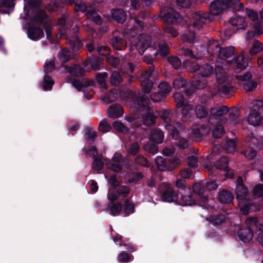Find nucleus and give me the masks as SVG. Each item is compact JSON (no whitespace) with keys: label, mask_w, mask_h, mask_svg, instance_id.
<instances>
[{"label":"nucleus","mask_w":263,"mask_h":263,"mask_svg":"<svg viewBox=\"0 0 263 263\" xmlns=\"http://www.w3.org/2000/svg\"><path fill=\"white\" fill-rule=\"evenodd\" d=\"M159 116L165 122V128L172 135L173 139L178 140L179 138V133L176 129V127L179 126V123L172 124V114L168 110H163L159 114Z\"/></svg>","instance_id":"obj_6"},{"label":"nucleus","mask_w":263,"mask_h":263,"mask_svg":"<svg viewBox=\"0 0 263 263\" xmlns=\"http://www.w3.org/2000/svg\"><path fill=\"white\" fill-rule=\"evenodd\" d=\"M103 163L100 158H95L92 164V168L93 171L99 172L102 169Z\"/></svg>","instance_id":"obj_52"},{"label":"nucleus","mask_w":263,"mask_h":263,"mask_svg":"<svg viewBox=\"0 0 263 263\" xmlns=\"http://www.w3.org/2000/svg\"><path fill=\"white\" fill-rule=\"evenodd\" d=\"M245 222L247 228L240 229L238 232V236L242 241L247 242L253 238V229L256 230V227L254 225L253 226H248L246 221Z\"/></svg>","instance_id":"obj_14"},{"label":"nucleus","mask_w":263,"mask_h":263,"mask_svg":"<svg viewBox=\"0 0 263 263\" xmlns=\"http://www.w3.org/2000/svg\"><path fill=\"white\" fill-rule=\"evenodd\" d=\"M124 211L126 215L134 212V206L128 199H126L124 201Z\"/></svg>","instance_id":"obj_55"},{"label":"nucleus","mask_w":263,"mask_h":263,"mask_svg":"<svg viewBox=\"0 0 263 263\" xmlns=\"http://www.w3.org/2000/svg\"><path fill=\"white\" fill-rule=\"evenodd\" d=\"M69 43L73 48V51H76L81 47L82 44L80 40L77 37L70 39Z\"/></svg>","instance_id":"obj_50"},{"label":"nucleus","mask_w":263,"mask_h":263,"mask_svg":"<svg viewBox=\"0 0 263 263\" xmlns=\"http://www.w3.org/2000/svg\"><path fill=\"white\" fill-rule=\"evenodd\" d=\"M108 113L111 118H118L123 114V110L120 105L113 104L108 109Z\"/></svg>","instance_id":"obj_24"},{"label":"nucleus","mask_w":263,"mask_h":263,"mask_svg":"<svg viewBox=\"0 0 263 263\" xmlns=\"http://www.w3.org/2000/svg\"><path fill=\"white\" fill-rule=\"evenodd\" d=\"M44 71L46 73L51 72L54 69V62L53 60H50L45 63L44 66Z\"/></svg>","instance_id":"obj_62"},{"label":"nucleus","mask_w":263,"mask_h":263,"mask_svg":"<svg viewBox=\"0 0 263 263\" xmlns=\"http://www.w3.org/2000/svg\"><path fill=\"white\" fill-rule=\"evenodd\" d=\"M107 77V74L106 72H103L102 73H98L97 76V80L98 83L102 88L104 89L106 88L105 80Z\"/></svg>","instance_id":"obj_48"},{"label":"nucleus","mask_w":263,"mask_h":263,"mask_svg":"<svg viewBox=\"0 0 263 263\" xmlns=\"http://www.w3.org/2000/svg\"><path fill=\"white\" fill-rule=\"evenodd\" d=\"M193 27L190 26L182 36L183 41L193 42L196 40L195 33L192 31V29Z\"/></svg>","instance_id":"obj_32"},{"label":"nucleus","mask_w":263,"mask_h":263,"mask_svg":"<svg viewBox=\"0 0 263 263\" xmlns=\"http://www.w3.org/2000/svg\"><path fill=\"white\" fill-rule=\"evenodd\" d=\"M87 16L89 19L93 21L96 24L99 25L101 24L102 21L100 16H99L95 11V9H92L91 12L89 10L87 12Z\"/></svg>","instance_id":"obj_37"},{"label":"nucleus","mask_w":263,"mask_h":263,"mask_svg":"<svg viewBox=\"0 0 263 263\" xmlns=\"http://www.w3.org/2000/svg\"><path fill=\"white\" fill-rule=\"evenodd\" d=\"M263 118L259 115L258 111H251L248 117V123L253 126H257L260 124Z\"/></svg>","instance_id":"obj_23"},{"label":"nucleus","mask_w":263,"mask_h":263,"mask_svg":"<svg viewBox=\"0 0 263 263\" xmlns=\"http://www.w3.org/2000/svg\"><path fill=\"white\" fill-rule=\"evenodd\" d=\"M70 51L69 50L65 49L60 52V59L63 62H65L70 59Z\"/></svg>","instance_id":"obj_57"},{"label":"nucleus","mask_w":263,"mask_h":263,"mask_svg":"<svg viewBox=\"0 0 263 263\" xmlns=\"http://www.w3.org/2000/svg\"><path fill=\"white\" fill-rule=\"evenodd\" d=\"M121 204L120 203H111L108 205V210L110 214L113 216L118 215L121 211Z\"/></svg>","instance_id":"obj_35"},{"label":"nucleus","mask_w":263,"mask_h":263,"mask_svg":"<svg viewBox=\"0 0 263 263\" xmlns=\"http://www.w3.org/2000/svg\"><path fill=\"white\" fill-rule=\"evenodd\" d=\"M163 137V134L161 131L155 129L151 132L150 139L156 143H160L162 142Z\"/></svg>","instance_id":"obj_30"},{"label":"nucleus","mask_w":263,"mask_h":263,"mask_svg":"<svg viewBox=\"0 0 263 263\" xmlns=\"http://www.w3.org/2000/svg\"><path fill=\"white\" fill-rule=\"evenodd\" d=\"M122 156L120 154L115 153L111 161L105 159V165L107 169L114 172H119L122 170L123 164H120Z\"/></svg>","instance_id":"obj_11"},{"label":"nucleus","mask_w":263,"mask_h":263,"mask_svg":"<svg viewBox=\"0 0 263 263\" xmlns=\"http://www.w3.org/2000/svg\"><path fill=\"white\" fill-rule=\"evenodd\" d=\"M246 141L249 147L244 152L243 154L248 159H253L256 155V152L253 148L250 147V146L252 144L253 145L259 144L258 140L254 136L253 134L251 133L248 136Z\"/></svg>","instance_id":"obj_13"},{"label":"nucleus","mask_w":263,"mask_h":263,"mask_svg":"<svg viewBox=\"0 0 263 263\" xmlns=\"http://www.w3.org/2000/svg\"><path fill=\"white\" fill-rule=\"evenodd\" d=\"M224 146L225 149L228 153H233L235 149V142L233 140H229L226 142Z\"/></svg>","instance_id":"obj_56"},{"label":"nucleus","mask_w":263,"mask_h":263,"mask_svg":"<svg viewBox=\"0 0 263 263\" xmlns=\"http://www.w3.org/2000/svg\"><path fill=\"white\" fill-rule=\"evenodd\" d=\"M151 41L149 36L141 34L135 41H131V48L135 47L140 54H142L149 46Z\"/></svg>","instance_id":"obj_8"},{"label":"nucleus","mask_w":263,"mask_h":263,"mask_svg":"<svg viewBox=\"0 0 263 263\" xmlns=\"http://www.w3.org/2000/svg\"><path fill=\"white\" fill-rule=\"evenodd\" d=\"M122 81V78L118 72H113L110 76V82L112 85H117Z\"/></svg>","instance_id":"obj_46"},{"label":"nucleus","mask_w":263,"mask_h":263,"mask_svg":"<svg viewBox=\"0 0 263 263\" xmlns=\"http://www.w3.org/2000/svg\"><path fill=\"white\" fill-rule=\"evenodd\" d=\"M112 47L117 50H122L125 45V42L121 37L116 36L112 41Z\"/></svg>","instance_id":"obj_38"},{"label":"nucleus","mask_w":263,"mask_h":263,"mask_svg":"<svg viewBox=\"0 0 263 263\" xmlns=\"http://www.w3.org/2000/svg\"><path fill=\"white\" fill-rule=\"evenodd\" d=\"M224 133L223 127L221 124L217 125L213 130V135L214 138H219L221 137Z\"/></svg>","instance_id":"obj_49"},{"label":"nucleus","mask_w":263,"mask_h":263,"mask_svg":"<svg viewBox=\"0 0 263 263\" xmlns=\"http://www.w3.org/2000/svg\"><path fill=\"white\" fill-rule=\"evenodd\" d=\"M66 69L70 73V74L74 76H81L84 73V70L78 65L66 67Z\"/></svg>","instance_id":"obj_36"},{"label":"nucleus","mask_w":263,"mask_h":263,"mask_svg":"<svg viewBox=\"0 0 263 263\" xmlns=\"http://www.w3.org/2000/svg\"><path fill=\"white\" fill-rule=\"evenodd\" d=\"M195 112L197 117L199 118H204L208 115V111L202 105H197L195 109Z\"/></svg>","instance_id":"obj_44"},{"label":"nucleus","mask_w":263,"mask_h":263,"mask_svg":"<svg viewBox=\"0 0 263 263\" xmlns=\"http://www.w3.org/2000/svg\"><path fill=\"white\" fill-rule=\"evenodd\" d=\"M230 23L233 26L236 27L237 29L244 30L247 26V23L242 17H236L231 18Z\"/></svg>","instance_id":"obj_25"},{"label":"nucleus","mask_w":263,"mask_h":263,"mask_svg":"<svg viewBox=\"0 0 263 263\" xmlns=\"http://www.w3.org/2000/svg\"><path fill=\"white\" fill-rule=\"evenodd\" d=\"M208 52L211 55L217 56L219 59L230 63L233 61V59L232 58L235 54V48L233 46L220 47L218 42L213 40L209 43Z\"/></svg>","instance_id":"obj_1"},{"label":"nucleus","mask_w":263,"mask_h":263,"mask_svg":"<svg viewBox=\"0 0 263 263\" xmlns=\"http://www.w3.org/2000/svg\"><path fill=\"white\" fill-rule=\"evenodd\" d=\"M129 189L127 186H120L117 191H115L114 189H110L108 192V198L109 200H115L119 197L120 195H125L129 193Z\"/></svg>","instance_id":"obj_17"},{"label":"nucleus","mask_w":263,"mask_h":263,"mask_svg":"<svg viewBox=\"0 0 263 263\" xmlns=\"http://www.w3.org/2000/svg\"><path fill=\"white\" fill-rule=\"evenodd\" d=\"M143 123L146 125H151L154 123V116L152 115V112L148 110V111L143 117Z\"/></svg>","instance_id":"obj_42"},{"label":"nucleus","mask_w":263,"mask_h":263,"mask_svg":"<svg viewBox=\"0 0 263 263\" xmlns=\"http://www.w3.org/2000/svg\"><path fill=\"white\" fill-rule=\"evenodd\" d=\"M229 111L228 108L226 106H218L214 107L211 109V115L213 117H211L209 119V122L211 124H213V120L216 117H220L223 115L226 114Z\"/></svg>","instance_id":"obj_19"},{"label":"nucleus","mask_w":263,"mask_h":263,"mask_svg":"<svg viewBox=\"0 0 263 263\" xmlns=\"http://www.w3.org/2000/svg\"><path fill=\"white\" fill-rule=\"evenodd\" d=\"M232 62H234L236 64L235 71L236 72H239L244 69L248 65V60L242 55L238 56L235 60H233Z\"/></svg>","instance_id":"obj_22"},{"label":"nucleus","mask_w":263,"mask_h":263,"mask_svg":"<svg viewBox=\"0 0 263 263\" xmlns=\"http://www.w3.org/2000/svg\"><path fill=\"white\" fill-rule=\"evenodd\" d=\"M126 149L129 154L135 155L139 152L140 146L137 142H134L127 145Z\"/></svg>","instance_id":"obj_40"},{"label":"nucleus","mask_w":263,"mask_h":263,"mask_svg":"<svg viewBox=\"0 0 263 263\" xmlns=\"http://www.w3.org/2000/svg\"><path fill=\"white\" fill-rule=\"evenodd\" d=\"M215 74L218 83L215 93H219L221 96L225 97L231 90L227 74L219 66L215 68Z\"/></svg>","instance_id":"obj_3"},{"label":"nucleus","mask_w":263,"mask_h":263,"mask_svg":"<svg viewBox=\"0 0 263 263\" xmlns=\"http://www.w3.org/2000/svg\"><path fill=\"white\" fill-rule=\"evenodd\" d=\"M168 61L174 68L178 69L181 66V62L177 57H170L168 59Z\"/></svg>","instance_id":"obj_64"},{"label":"nucleus","mask_w":263,"mask_h":263,"mask_svg":"<svg viewBox=\"0 0 263 263\" xmlns=\"http://www.w3.org/2000/svg\"><path fill=\"white\" fill-rule=\"evenodd\" d=\"M184 65L190 72H194L198 70L199 74L203 77H209L213 72L212 66L208 64H204L199 66L194 61H186L184 63Z\"/></svg>","instance_id":"obj_5"},{"label":"nucleus","mask_w":263,"mask_h":263,"mask_svg":"<svg viewBox=\"0 0 263 263\" xmlns=\"http://www.w3.org/2000/svg\"><path fill=\"white\" fill-rule=\"evenodd\" d=\"M166 95L161 92L160 91L158 92L152 93L151 98L154 102H159L165 97Z\"/></svg>","instance_id":"obj_60"},{"label":"nucleus","mask_w":263,"mask_h":263,"mask_svg":"<svg viewBox=\"0 0 263 263\" xmlns=\"http://www.w3.org/2000/svg\"><path fill=\"white\" fill-rule=\"evenodd\" d=\"M154 73V70L150 68L142 74L141 76V87L143 91L145 93H149L151 90L153 84L150 79L152 78Z\"/></svg>","instance_id":"obj_10"},{"label":"nucleus","mask_w":263,"mask_h":263,"mask_svg":"<svg viewBox=\"0 0 263 263\" xmlns=\"http://www.w3.org/2000/svg\"><path fill=\"white\" fill-rule=\"evenodd\" d=\"M158 87L160 91L165 95L168 93L171 90V87L167 83L165 82L160 83Z\"/></svg>","instance_id":"obj_61"},{"label":"nucleus","mask_w":263,"mask_h":263,"mask_svg":"<svg viewBox=\"0 0 263 263\" xmlns=\"http://www.w3.org/2000/svg\"><path fill=\"white\" fill-rule=\"evenodd\" d=\"M233 199V196L230 192L223 190L219 193V200L222 203H229Z\"/></svg>","instance_id":"obj_27"},{"label":"nucleus","mask_w":263,"mask_h":263,"mask_svg":"<svg viewBox=\"0 0 263 263\" xmlns=\"http://www.w3.org/2000/svg\"><path fill=\"white\" fill-rule=\"evenodd\" d=\"M113 126L115 129L119 132L125 133L128 131V128L120 121H116L114 122Z\"/></svg>","instance_id":"obj_63"},{"label":"nucleus","mask_w":263,"mask_h":263,"mask_svg":"<svg viewBox=\"0 0 263 263\" xmlns=\"http://www.w3.org/2000/svg\"><path fill=\"white\" fill-rule=\"evenodd\" d=\"M242 178L239 177L237 179V185L236 188V198L238 200V205L241 213L246 215L250 210V203L247 199L248 191L246 187L242 183Z\"/></svg>","instance_id":"obj_2"},{"label":"nucleus","mask_w":263,"mask_h":263,"mask_svg":"<svg viewBox=\"0 0 263 263\" xmlns=\"http://www.w3.org/2000/svg\"><path fill=\"white\" fill-rule=\"evenodd\" d=\"M159 170L165 171L168 170V159H164L162 157H157L155 160Z\"/></svg>","instance_id":"obj_31"},{"label":"nucleus","mask_w":263,"mask_h":263,"mask_svg":"<svg viewBox=\"0 0 263 263\" xmlns=\"http://www.w3.org/2000/svg\"><path fill=\"white\" fill-rule=\"evenodd\" d=\"M252 76L250 72H247L243 75H239L236 77V79L243 83L244 89L247 91H252L257 86L256 82L254 80H250Z\"/></svg>","instance_id":"obj_12"},{"label":"nucleus","mask_w":263,"mask_h":263,"mask_svg":"<svg viewBox=\"0 0 263 263\" xmlns=\"http://www.w3.org/2000/svg\"><path fill=\"white\" fill-rule=\"evenodd\" d=\"M263 49V44L257 40L252 42L251 47L249 50V54L251 55H255Z\"/></svg>","instance_id":"obj_28"},{"label":"nucleus","mask_w":263,"mask_h":263,"mask_svg":"<svg viewBox=\"0 0 263 263\" xmlns=\"http://www.w3.org/2000/svg\"><path fill=\"white\" fill-rule=\"evenodd\" d=\"M166 191L162 196L163 201L168 202H173L177 199V194L172 189L169 183H164Z\"/></svg>","instance_id":"obj_16"},{"label":"nucleus","mask_w":263,"mask_h":263,"mask_svg":"<svg viewBox=\"0 0 263 263\" xmlns=\"http://www.w3.org/2000/svg\"><path fill=\"white\" fill-rule=\"evenodd\" d=\"M228 159L227 157H222L219 160H218L216 164L215 167L219 170H223L226 172L227 171V163Z\"/></svg>","instance_id":"obj_43"},{"label":"nucleus","mask_w":263,"mask_h":263,"mask_svg":"<svg viewBox=\"0 0 263 263\" xmlns=\"http://www.w3.org/2000/svg\"><path fill=\"white\" fill-rule=\"evenodd\" d=\"M253 194L258 197H260L263 200V184L256 185L253 190Z\"/></svg>","instance_id":"obj_51"},{"label":"nucleus","mask_w":263,"mask_h":263,"mask_svg":"<svg viewBox=\"0 0 263 263\" xmlns=\"http://www.w3.org/2000/svg\"><path fill=\"white\" fill-rule=\"evenodd\" d=\"M163 17L168 23H175L180 19L179 14L173 9L170 8L164 12Z\"/></svg>","instance_id":"obj_21"},{"label":"nucleus","mask_w":263,"mask_h":263,"mask_svg":"<svg viewBox=\"0 0 263 263\" xmlns=\"http://www.w3.org/2000/svg\"><path fill=\"white\" fill-rule=\"evenodd\" d=\"M185 80L181 77L176 79L173 82V86L176 89H180L185 85Z\"/></svg>","instance_id":"obj_58"},{"label":"nucleus","mask_w":263,"mask_h":263,"mask_svg":"<svg viewBox=\"0 0 263 263\" xmlns=\"http://www.w3.org/2000/svg\"><path fill=\"white\" fill-rule=\"evenodd\" d=\"M210 129V126L203 125L194 124L192 127V134L196 138L208 134Z\"/></svg>","instance_id":"obj_18"},{"label":"nucleus","mask_w":263,"mask_h":263,"mask_svg":"<svg viewBox=\"0 0 263 263\" xmlns=\"http://www.w3.org/2000/svg\"><path fill=\"white\" fill-rule=\"evenodd\" d=\"M111 129L110 125L105 120L101 121L99 125V129L102 133L109 132Z\"/></svg>","instance_id":"obj_54"},{"label":"nucleus","mask_w":263,"mask_h":263,"mask_svg":"<svg viewBox=\"0 0 263 263\" xmlns=\"http://www.w3.org/2000/svg\"><path fill=\"white\" fill-rule=\"evenodd\" d=\"M239 116V111L237 109L232 110L229 114V119L231 121L234 122L235 124H240V120L238 119Z\"/></svg>","instance_id":"obj_47"},{"label":"nucleus","mask_w":263,"mask_h":263,"mask_svg":"<svg viewBox=\"0 0 263 263\" xmlns=\"http://www.w3.org/2000/svg\"><path fill=\"white\" fill-rule=\"evenodd\" d=\"M112 16L118 22L122 23L126 18L125 13L121 10L115 9L111 12Z\"/></svg>","instance_id":"obj_29"},{"label":"nucleus","mask_w":263,"mask_h":263,"mask_svg":"<svg viewBox=\"0 0 263 263\" xmlns=\"http://www.w3.org/2000/svg\"><path fill=\"white\" fill-rule=\"evenodd\" d=\"M216 0L211 4V13L214 15L219 14L223 10L229 7H233L235 11H239L242 9L243 6L239 0Z\"/></svg>","instance_id":"obj_4"},{"label":"nucleus","mask_w":263,"mask_h":263,"mask_svg":"<svg viewBox=\"0 0 263 263\" xmlns=\"http://www.w3.org/2000/svg\"><path fill=\"white\" fill-rule=\"evenodd\" d=\"M194 22L192 27H196L200 28L209 19V15L206 13L201 11L197 12L194 13L193 15Z\"/></svg>","instance_id":"obj_15"},{"label":"nucleus","mask_w":263,"mask_h":263,"mask_svg":"<svg viewBox=\"0 0 263 263\" xmlns=\"http://www.w3.org/2000/svg\"><path fill=\"white\" fill-rule=\"evenodd\" d=\"M248 226L256 227L258 231L257 239L258 242L263 247V218L257 219L256 217H248L246 219Z\"/></svg>","instance_id":"obj_9"},{"label":"nucleus","mask_w":263,"mask_h":263,"mask_svg":"<svg viewBox=\"0 0 263 263\" xmlns=\"http://www.w3.org/2000/svg\"><path fill=\"white\" fill-rule=\"evenodd\" d=\"M54 84V82L51 78L45 74L44 78L43 81L42 83V86L44 90H50L52 87V85Z\"/></svg>","instance_id":"obj_34"},{"label":"nucleus","mask_w":263,"mask_h":263,"mask_svg":"<svg viewBox=\"0 0 263 263\" xmlns=\"http://www.w3.org/2000/svg\"><path fill=\"white\" fill-rule=\"evenodd\" d=\"M44 35L42 29L35 27H30L28 30V36L32 40H40Z\"/></svg>","instance_id":"obj_20"},{"label":"nucleus","mask_w":263,"mask_h":263,"mask_svg":"<svg viewBox=\"0 0 263 263\" xmlns=\"http://www.w3.org/2000/svg\"><path fill=\"white\" fill-rule=\"evenodd\" d=\"M182 119L184 121H189L193 116V108L191 105L186 104L182 106Z\"/></svg>","instance_id":"obj_26"},{"label":"nucleus","mask_w":263,"mask_h":263,"mask_svg":"<svg viewBox=\"0 0 263 263\" xmlns=\"http://www.w3.org/2000/svg\"><path fill=\"white\" fill-rule=\"evenodd\" d=\"M117 96L118 95L117 91L115 90H114L104 95L102 97V99L105 103H109L116 100L117 98Z\"/></svg>","instance_id":"obj_33"},{"label":"nucleus","mask_w":263,"mask_h":263,"mask_svg":"<svg viewBox=\"0 0 263 263\" xmlns=\"http://www.w3.org/2000/svg\"><path fill=\"white\" fill-rule=\"evenodd\" d=\"M129 26L130 25H133V27H128L127 30L130 32H132L133 29H135L137 30H140L142 29V23L136 19L131 18L129 20Z\"/></svg>","instance_id":"obj_39"},{"label":"nucleus","mask_w":263,"mask_h":263,"mask_svg":"<svg viewBox=\"0 0 263 263\" xmlns=\"http://www.w3.org/2000/svg\"><path fill=\"white\" fill-rule=\"evenodd\" d=\"M205 184L203 183L202 184L197 183H196L193 187V191L199 195H201L204 194L205 189H204Z\"/></svg>","instance_id":"obj_53"},{"label":"nucleus","mask_w":263,"mask_h":263,"mask_svg":"<svg viewBox=\"0 0 263 263\" xmlns=\"http://www.w3.org/2000/svg\"><path fill=\"white\" fill-rule=\"evenodd\" d=\"M245 13L248 18L254 22V34L259 35L263 32V22L259 20L258 14L257 12L252 9L246 8Z\"/></svg>","instance_id":"obj_7"},{"label":"nucleus","mask_w":263,"mask_h":263,"mask_svg":"<svg viewBox=\"0 0 263 263\" xmlns=\"http://www.w3.org/2000/svg\"><path fill=\"white\" fill-rule=\"evenodd\" d=\"M174 98L177 107H181L186 104L185 103V99L181 93L178 92L174 93Z\"/></svg>","instance_id":"obj_45"},{"label":"nucleus","mask_w":263,"mask_h":263,"mask_svg":"<svg viewBox=\"0 0 263 263\" xmlns=\"http://www.w3.org/2000/svg\"><path fill=\"white\" fill-rule=\"evenodd\" d=\"M121 69L123 73H128L133 72L134 67L131 63L124 62L121 63Z\"/></svg>","instance_id":"obj_59"},{"label":"nucleus","mask_w":263,"mask_h":263,"mask_svg":"<svg viewBox=\"0 0 263 263\" xmlns=\"http://www.w3.org/2000/svg\"><path fill=\"white\" fill-rule=\"evenodd\" d=\"M74 9L76 11H82L87 13L89 10L91 12L93 8L91 7L87 6L84 3L81 2L76 4ZM86 14H87V13Z\"/></svg>","instance_id":"obj_41"}]
</instances>
